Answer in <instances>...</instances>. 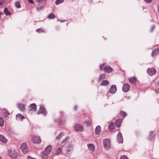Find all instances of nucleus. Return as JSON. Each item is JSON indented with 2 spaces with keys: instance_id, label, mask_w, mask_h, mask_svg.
Wrapping results in <instances>:
<instances>
[{
  "instance_id": "f257e3e1",
  "label": "nucleus",
  "mask_w": 159,
  "mask_h": 159,
  "mask_svg": "<svg viewBox=\"0 0 159 159\" xmlns=\"http://www.w3.org/2000/svg\"><path fill=\"white\" fill-rule=\"evenodd\" d=\"M69 139V137H67L65 138V139L63 140L61 142V144L63 143H65L66 144V149H65L66 152L67 153H69L72 149L73 147V145L71 143H67V142L68 141Z\"/></svg>"
},
{
  "instance_id": "f03ea898",
  "label": "nucleus",
  "mask_w": 159,
  "mask_h": 159,
  "mask_svg": "<svg viewBox=\"0 0 159 159\" xmlns=\"http://www.w3.org/2000/svg\"><path fill=\"white\" fill-rule=\"evenodd\" d=\"M52 147L51 145L48 146L44 150L43 152L41 153L42 158L45 159L47 158V157L51 152L52 150Z\"/></svg>"
},
{
  "instance_id": "7ed1b4c3",
  "label": "nucleus",
  "mask_w": 159,
  "mask_h": 159,
  "mask_svg": "<svg viewBox=\"0 0 159 159\" xmlns=\"http://www.w3.org/2000/svg\"><path fill=\"white\" fill-rule=\"evenodd\" d=\"M8 154L9 156L12 158H16L18 155V153L16 150L12 149L9 150Z\"/></svg>"
},
{
  "instance_id": "20e7f679",
  "label": "nucleus",
  "mask_w": 159,
  "mask_h": 159,
  "mask_svg": "<svg viewBox=\"0 0 159 159\" xmlns=\"http://www.w3.org/2000/svg\"><path fill=\"white\" fill-rule=\"evenodd\" d=\"M103 145L105 148L108 149L111 148V143L110 140L108 139H106L103 141Z\"/></svg>"
},
{
  "instance_id": "39448f33",
  "label": "nucleus",
  "mask_w": 159,
  "mask_h": 159,
  "mask_svg": "<svg viewBox=\"0 0 159 159\" xmlns=\"http://www.w3.org/2000/svg\"><path fill=\"white\" fill-rule=\"evenodd\" d=\"M21 149L24 153H26L28 151V147L25 143H23L21 145Z\"/></svg>"
},
{
  "instance_id": "423d86ee",
  "label": "nucleus",
  "mask_w": 159,
  "mask_h": 159,
  "mask_svg": "<svg viewBox=\"0 0 159 159\" xmlns=\"http://www.w3.org/2000/svg\"><path fill=\"white\" fill-rule=\"evenodd\" d=\"M147 72L150 76H152L155 74L156 70L154 68H149L147 70Z\"/></svg>"
},
{
  "instance_id": "0eeeda50",
  "label": "nucleus",
  "mask_w": 159,
  "mask_h": 159,
  "mask_svg": "<svg viewBox=\"0 0 159 159\" xmlns=\"http://www.w3.org/2000/svg\"><path fill=\"white\" fill-rule=\"evenodd\" d=\"M74 128L75 130L77 131L81 132L84 130L83 127L79 124H76Z\"/></svg>"
},
{
  "instance_id": "6e6552de",
  "label": "nucleus",
  "mask_w": 159,
  "mask_h": 159,
  "mask_svg": "<svg viewBox=\"0 0 159 159\" xmlns=\"http://www.w3.org/2000/svg\"><path fill=\"white\" fill-rule=\"evenodd\" d=\"M33 141L34 143H39L41 142V139L40 137L38 136H34L32 138Z\"/></svg>"
},
{
  "instance_id": "1a4fd4ad",
  "label": "nucleus",
  "mask_w": 159,
  "mask_h": 159,
  "mask_svg": "<svg viewBox=\"0 0 159 159\" xmlns=\"http://www.w3.org/2000/svg\"><path fill=\"white\" fill-rule=\"evenodd\" d=\"M117 139L118 142L119 143H123V138L122 135L120 132H119L117 135Z\"/></svg>"
},
{
  "instance_id": "9d476101",
  "label": "nucleus",
  "mask_w": 159,
  "mask_h": 159,
  "mask_svg": "<svg viewBox=\"0 0 159 159\" xmlns=\"http://www.w3.org/2000/svg\"><path fill=\"white\" fill-rule=\"evenodd\" d=\"M116 88L115 85H112L109 90V92L111 93H114L116 91Z\"/></svg>"
},
{
  "instance_id": "9b49d317",
  "label": "nucleus",
  "mask_w": 159,
  "mask_h": 159,
  "mask_svg": "<svg viewBox=\"0 0 159 159\" xmlns=\"http://www.w3.org/2000/svg\"><path fill=\"white\" fill-rule=\"evenodd\" d=\"M130 88V86L129 84H124L122 87L123 90L125 92H128Z\"/></svg>"
},
{
  "instance_id": "f8f14e48",
  "label": "nucleus",
  "mask_w": 159,
  "mask_h": 159,
  "mask_svg": "<svg viewBox=\"0 0 159 159\" xmlns=\"http://www.w3.org/2000/svg\"><path fill=\"white\" fill-rule=\"evenodd\" d=\"M18 107L19 109L21 111H24L25 110V105L21 103H18Z\"/></svg>"
},
{
  "instance_id": "ddd939ff",
  "label": "nucleus",
  "mask_w": 159,
  "mask_h": 159,
  "mask_svg": "<svg viewBox=\"0 0 159 159\" xmlns=\"http://www.w3.org/2000/svg\"><path fill=\"white\" fill-rule=\"evenodd\" d=\"M2 111L4 117L6 119H7L8 117V116L9 115V113L5 109H2Z\"/></svg>"
},
{
  "instance_id": "4468645a",
  "label": "nucleus",
  "mask_w": 159,
  "mask_h": 159,
  "mask_svg": "<svg viewBox=\"0 0 159 159\" xmlns=\"http://www.w3.org/2000/svg\"><path fill=\"white\" fill-rule=\"evenodd\" d=\"M104 70L107 72L110 73L112 72L113 69L109 66H107L104 67Z\"/></svg>"
},
{
  "instance_id": "2eb2a0df",
  "label": "nucleus",
  "mask_w": 159,
  "mask_h": 159,
  "mask_svg": "<svg viewBox=\"0 0 159 159\" xmlns=\"http://www.w3.org/2000/svg\"><path fill=\"white\" fill-rule=\"evenodd\" d=\"M29 107L30 111H31L32 110L35 111L36 110V106L35 103H33L30 104L29 106Z\"/></svg>"
},
{
  "instance_id": "dca6fc26",
  "label": "nucleus",
  "mask_w": 159,
  "mask_h": 159,
  "mask_svg": "<svg viewBox=\"0 0 159 159\" xmlns=\"http://www.w3.org/2000/svg\"><path fill=\"white\" fill-rule=\"evenodd\" d=\"M89 150L92 152H93L95 150V147L94 145L92 144H88L87 145Z\"/></svg>"
},
{
  "instance_id": "f3484780",
  "label": "nucleus",
  "mask_w": 159,
  "mask_h": 159,
  "mask_svg": "<svg viewBox=\"0 0 159 159\" xmlns=\"http://www.w3.org/2000/svg\"><path fill=\"white\" fill-rule=\"evenodd\" d=\"M7 141V139L4 137L2 135H0V141L3 143H6Z\"/></svg>"
},
{
  "instance_id": "a211bd4d",
  "label": "nucleus",
  "mask_w": 159,
  "mask_h": 159,
  "mask_svg": "<svg viewBox=\"0 0 159 159\" xmlns=\"http://www.w3.org/2000/svg\"><path fill=\"white\" fill-rule=\"evenodd\" d=\"M101 131V128L100 126L98 125L95 128V133L96 134H98Z\"/></svg>"
},
{
  "instance_id": "6ab92c4d",
  "label": "nucleus",
  "mask_w": 159,
  "mask_h": 159,
  "mask_svg": "<svg viewBox=\"0 0 159 159\" xmlns=\"http://www.w3.org/2000/svg\"><path fill=\"white\" fill-rule=\"evenodd\" d=\"M45 109L44 108V107H42L41 106L40 107V109L39 110V111L38 112V114H39L41 113H45Z\"/></svg>"
},
{
  "instance_id": "aec40b11",
  "label": "nucleus",
  "mask_w": 159,
  "mask_h": 159,
  "mask_svg": "<svg viewBox=\"0 0 159 159\" xmlns=\"http://www.w3.org/2000/svg\"><path fill=\"white\" fill-rule=\"evenodd\" d=\"M25 118L24 116L20 114H18L16 116V119L18 120H19L20 119L21 120H22Z\"/></svg>"
},
{
  "instance_id": "412c9836",
  "label": "nucleus",
  "mask_w": 159,
  "mask_h": 159,
  "mask_svg": "<svg viewBox=\"0 0 159 159\" xmlns=\"http://www.w3.org/2000/svg\"><path fill=\"white\" fill-rule=\"evenodd\" d=\"M159 51L157 49H155L154 50L152 54V57H154L156 55H157L159 53Z\"/></svg>"
},
{
  "instance_id": "4be33fe9",
  "label": "nucleus",
  "mask_w": 159,
  "mask_h": 159,
  "mask_svg": "<svg viewBox=\"0 0 159 159\" xmlns=\"http://www.w3.org/2000/svg\"><path fill=\"white\" fill-rule=\"evenodd\" d=\"M129 82L132 84H134L136 81V79L134 77H132L131 78H130L129 79Z\"/></svg>"
},
{
  "instance_id": "5701e85b",
  "label": "nucleus",
  "mask_w": 159,
  "mask_h": 159,
  "mask_svg": "<svg viewBox=\"0 0 159 159\" xmlns=\"http://www.w3.org/2000/svg\"><path fill=\"white\" fill-rule=\"evenodd\" d=\"M109 84L107 80H103L100 84L101 86H107Z\"/></svg>"
},
{
  "instance_id": "b1692460",
  "label": "nucleus",
  "mask_w": 159,
  "mask_h": 159,
  "mask_svg": "<svg viewBox=\"0 0 159 159\" xmlns=\"http://www.w3.org/2000/svg\"><path fill=\"white\" fill-rule=\"evenodd\" d=\"M114 124L113 122H111L109 126V129L111 131L114 128Z\"/></svg>"
},
{
  "instance_id": "393cba45",
  "label": "nucleus",
  "mask_w": 159,
  "mask_h": 159,
  "mask_svg": "<svg viewBox=\"0 0 159 159\" xmlns=\"http://www.w3.org/2000/svg\"><path fill=\"white\" fill-rule=\"evenodd\" d=\"M61 148H59L56 150L54 154L55 155H59L61 152Z\"/></svg>"
},
{
  "instance_id": "a878e982",
  "label": "nucleus",
  "mask_w": 159,
  "mask_h": 159,
  "mask_svg": "<svg viewBox=\"0 0 159 159\" xmlns=\"http://www.w3.org/2000/svg\"><path fill=\"white\" fill-rule=\"evenodd\" d=\"M4 12L7 15H11V13L9 11H8V9L7 8H6L4 9Z\"/></svg>"
},
{
  "instance_id": "bb28decb",
  "label": "nucleus",
  "mask_w": 159,
  "mask_h": 159,
  "mask_svg": "<svg viewBox=\"0 0 159 159\" xmlns=\"http://www.w3.org/2000/svg\"><path fill=\"white\" fill-rule=\"evenodd\" d=\"M121 120L120 119L117 120L116 122V127H119L120 126V124Z\"/></svg>"
},
{
  "instance_id": "cd10ccee",
  "label": "nucleus",
  "mask_w": 159,
  "mask_h": 159,
  "mask_svg": "<svg viewBox=\"0 0 159 159\" xmlns=\"http://www.w3.org/2000/svg\"><path fill=\"white\" fill-rule=\"evenodd\" d=\"M63 136V133H61L57 136L56 137V139L57 140H60Z\"/></svg>"
},
{
  "instance_id": "c85d7f7f",
  "label": "nucleus",
  "mask_w": 159,
  "mask_h": 159,
  "mask_svg": "<svg viewBox=\"0 0 159 159\" xmlns=\"http://www.w3.org/2000/svg\"><path fill=\"white\" fill-rule=\"evenodd\" d=\"M48 18L51 19H54L55 18V16L53 13H51L48 16Z\"/></svg>"
},
{
  "instance_id": "c756f323",
  "label": "nucleus",
  "mask_w": 159,
  "mask_h": 159,
  "mask_svg": "<svg viewBox=\"0 0 159 159\" xmlns=\"http://www.w3.org/2000/svg\"><path fill=\"white\" fill-rule=\"evenodd\" d=\"M15 5L16 7L17 8H20L21 7L20 2L19 1H17L16 2Z\"/></svg>"
},
{
  "instance_id": "7c9ffc66",
  "label": "nucleus",
  "mask_w": 159,
  "mask_h": 159,
  "mask_svg": "<svg viewBox=\"0 0 159 159\" xmlns=\"http://www.w3.org/2000/svg\"><path fill=\"white\" fill-rule=\"evenodd\" d=\"M105 74L101 75L98 79V81H99L105 79Z\"/></svg>"
},
{
  "instance_id": "2f4dec72",
  "label": "nucleus",
  "mask_w": 159,
  "mask_h": 159,
  "mask_svg": "<svg viewBox=\"0 0 159 159\" xmlns=\"http://www.w3.org/2000/svg\"><path fill=\"white\" fill-rule=\"evenodd\" d=\"M120 114L121 116L124 117H125L126 116V113L123 111H121L120 113Z\"/></svg>"
},
{
  "instance_id": "473e14b6",
  "label": "nucleus",
  "mask_w": 159,
  "mask_h": 159,
  "mask_svg": "<svg viewBox=\"0 0 159 159\" xmlns=\"http://www.w3.org/2000/svg\"><path fill=\"white\" fill-rule=\"evenodd\" d=\"M63 2V0H57L55 2V3L56 4L58 5L62 2Z\"/></svg>"
},
{
  "instance_id": "72a5a7b5",
  "label": "nucleus",
  "mask_w": 159,
  "mask_h": 159,
  "mask_svg": "<svg viewBox=\"0 0 159 159\" xmlns=\"http://www.w3.org/2000/svg\"><path fill=\"white\" fill-rule=\"evenodd\" d=\"M4 121L2 118H0V125L1 126L3 125Z\"/></svg>"
},
{
  "instance_id": "f704fd0d",
  "label": "nucleus",
  "mask_w": 159,
  "mask_h": 159,
  "mask_svg": "<svg viewBox=\"0 0 159 159\" xmlns=\"http://www.w3.org/2000/svg\"><path fill=\"white\" fill-rule=\"evenodd\" d=\"M45 30H42L41 29H38L36 30V32L38 33L44 32Z\"/></svg>"
},
{
  "instance_id": "c9c22d12",
  "label": "nucleus",
  "mask_w": 159,
  "mask_h": 159,
  "mask_svg": "<svg viewBox=\"0 0 159 159\" xmlns=\"http://www.w3.org/2000/svg\"><path fill=\"white\" fill-rule=\"evenodd\" d=\"M85 123L87 126H89L92 124V122L90 121H85Z\"/></svg>"
},
{
  "instance_id": "e433bc0d",
  "label": "nucleus",
  "mask_w": 159,
  "mask_h": 159,
  "mask_svg": "<svg viewBox=\"0 0 159 159\" xmlns=\"http://www.w3.org/2000/svg\"><path fill=\"white\" fill-rule=\"evenodd\" d=\"M120 159H128V158L125 155H123L121 157Z\"/></svg>"
},
{
  "instance_id": "4c0bfd02",
  "label": "nucleus",
  "mask_w": 159,
  "mask_h": 159,
  "mask_svg": "<svg viewBox=\"0 0 159 159\" xmlns=\"http://www.w3.org/2000/svg\"><path fill=\"white\" fill-rule=\"evenodd\" d=\"M105 65V63L102 64L100 65V70H102L103 68V66H104Z\"/></svg>"
},
{
  "instance_id": "58836bf2",
  "label": "nucleus",
  "mask_w": 159,
  "mask_h": 159,
  "mask_svg": "<svg viewBox=\"0 0 159 159\" xmlns=\"http://www.w3.org/2000/svg\"><path fill=\"white\" fill-rule=\"evenodd\" d=\"M28 1L31 3L33 4L34 3L33 0H28Z\"/></svg>"
},
{
  "instance_id": "ea45409f",
  "label": "nucleus",
  "mask_w": 159,
  "mask_h": 159,
  "mask_svg": "<svg viewBox=\"0 0 159 159\" xmlns=\"http://www.w3.org/2000/svg\"><path fill=\"white\" fill-rule=\"evenodd\" d=\"M27 159H35V158L32 157L30 156H28Z\"/></svg>"
},
{
  "instance_id": "a19ab883",
  "label": "nucleus",
  "mask_w": 159,
  "mask_h": 159,
  "mask_svg": "<svg viewBox=\"0 0 159 159\" xmlns=\"http://www.w3.org/2000/svg\"><path fill=\"white\" fill-rule=\"evenodd\" d=\"M152 0H145L146 2L148 3H150L151 2Z\"/></svg>"
},
{
  "instance_id": "79ce46f5",
  "label": "nucleus",
  "mask_w": 159,
  "mask_h": 159,
  "mask_svg": "<svg viewBox=\"0 0 159 159\" xmlns=\"http://www.w3.org/2000/svg\"><path fill=\"white\" fill-rule=\"evenodd\" d=\"M155 25H153L152 28V29H151V32H152L153 31V30L155 29Z\"/></svg>"
},
{
  "instance_id": "37998d69",
  "label": "nucleus",
  "mask_w": 159,
  "mask_h": 159,
  "mask_svg": "<svg viewBox=\"0 0 159 159\" xmlns=\"http://www.w3.org/2000/svg\"><path fill=\"white\" fill-rule=\"evenodd\" d=\"M42 8V7H37V9L38 11H39L40 10H41V9Z\"/></svg>"
},
{
  "instance_id": "c03bdc74",
  "label": "nucleus",
  "mask_w": 159,
  "mask_h": 159,
  "mask_svg": "<svg viewBox=\"0 0 159 159\" xmlns=\"http://www.w3.org/2000/svg\"><path fill=\"white\" fill-rule=\"evenodd\" d=\"M156 92L158 93H159V88L157 89Z\"/></svg>"
},
{
  "instance_id": "a18cd8bd",
  "label": "nucleus",
  "mask_w": 159,
  "mask_h": 159,
  "mask_svg": "<svg viewBox=\"0 0 159 159\" xmlns=\"http://www.w3.org/2000/svg\"><path fill=\"white\" fill-rule=\"evenodd\" d=\"M74 109H75V110H76V109H77V107L76 106H75V108H74Z\"/></svg>"
},
{
  "instance_id": "49530a36",
  "label": "nucleus",
  "mask_w": 159,
  "mask_h": 159,
  "mask_svg": "<svg viewBox=\"0 0 159 159\" xmlns=\"http://www.w3.org/2000/svg\"><path fill=\"white\" fill-rule=\"evenodd\" d=\"M3 4V3L0 2V5H2Z\"/></svg>"
},
{
  "instance_id": "de8ad7c7",
  "label": "nucleus",
  "mask_w": 159,
  "mask_h": 159,
  "mask_svg": "<svg viewBox=\"0 0 159 159\" xmlns=\"http://www.w3.org/2000/svg\"><path fill=\"white\" fill-rule=\"evenodd\" d=\"M2 14H2V13H0V19L1 18V15Z\"/></svg>"
},
{
  "instance_id": "09e8293b",
  "label": "nucleus",
  "mask_w": 159,
  "mask_h": 159,
  "mask_svg": "<svg viewBox=\"0 0 159 159\" xmlns=\"http://www.w3.org/2000/svg\"><path fill=\"white\" fill-rule=\"evenodd\" d=\"M42 0H38V1L40 2L41 1H42Z\"/></svg>"
},
{
  "instance_id": "8fccbe9b",
  "label": "nucleus",
  "mask_w": 159,
  "mask_h": 159,
  "mask_svg": "<svg viewBox=\"0 0 159 159\" xmlns=\"http://www.w3.org/2000/svg\"><path fill=\"white\" fill-rule=\"evenodd\" d=\"M42 0H38V1L40 2L41 1H42Z\"/></svg>"
},
{
  "instance_id": "3c124183",
  "label": "nucleus",
  "mask_w": 159,
  "mask_h": 159,
  "mask_svg": "<svg viewBox=\"0 0 159 159\" xmlns=\"http://www.w3.org/2000/svg\"><path fill=\"white\" fill-rule=\"evenodd\" d=\"M150 133H152V132H150Z\"/></svg>"
},
{
  "instance_id": "603ef678",
  "label": "nucleus",
  "mask_w": 159,
  "mask_h": 159,
  "mask_svg": "<svg viewBox=\"0 0 159 159\" xmlns=\"http://www.w3.org/2000/svg\"><path fill=\"white\" fill-rule=\"evenodd\" d=\"M0 159H1V157H0Z\"/></svg>"
}]
</instances>
